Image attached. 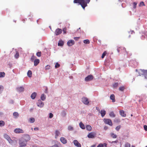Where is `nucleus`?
Segmentation results:
<instances>
[{
    "mask_svg": "<svg viewBox=\"0 0 147 147\" xmlns=\"http://www.w3.org/2000/svg\"><path fill=\"white\" fill-rule=\"evenodd\" d=\"M104 129L105 130H106L107 129V127H104Z\"/></svg>",
    "mask_w": 147,
    "mask_h": 147,
    "instance_id": "obj_59",
    "label": "nucleus"
},
{
    "mask_svg": "<svg viewBox=\"0 0 147 147\" xmlns=\"http://www.w3.org/2000/svg\"><path fill=\"white\" fill-rule=\"evenodd\" d=\"M96 135L95 133L93 132H91L89 133L88 134L87 136L90 138H94L95 136Z\"/></svg>",
    "mask_w": 147,
    "mask_h": 147,
    "instance_id": "obj_8",
    "label": "nucleus"
},
{
    "mask_svg": "<svg viewBox=\"0 0 147 147\" xmlns=\"http://www.w3.org/2000/svg\"><path fill=\"white\" fill-rule=\"evenodd\" d=\"M121 127V126L120 125H118L115 128V129L117 131H119Z\"/></svg>",
    "mask_w": 147,
    "mask_h": 147,
    "instance_id": "obj_37",
    "label": "nucleus"
},
{
    "mask_svg": "<svg viewBox=\"0 0 147 147\" xmlns=\"http://www.w3.org/2000/svg\"><path fill=\"white\" fill-rule=\"evenodd\" d=\"M14 131L15 133L17 134L23 133L24 132L22 129L19 128L15 129L14 130Z\"/></svg>",
    "mask_w": 147,
    "mask_h": 147,
    "instance_id": "obj_5",
    "label": "nucleus"
},
{
    "mask_svg": "<svg viewBox=\"0 0 147 147\" xmlns=\"http://www.w3.org/2000/svg\"><path fill=\"white\" fill-rule=\"evenodd\" d=\"M96 109H97V110L98 111H100V110H99V108H97V107H96Z\"/></svg>",
    "mask_w": 147,
    "mask_h": 147,
    "instance_id": "obj_60",
    "label": "nucleus"
},
{
    "mask_svg": "<svg viewBox=\"0 0 147 147\" xmlns=\"http://www.w3.org/2000/svg\"><path fill=\"white\" fill-rule=\"evenodd\" d=\"M104 123L107 124H108L111 126L113 125V123L111 119H104L103 120Z\"/></svg>",
    "mask_w": 147,
    "mask_h": 147,
    "instance_id": "obj_2",
    "label": "nucleus"
},
{
    "mask_svg": "<svg viewBox=\"0 0 147 147\" xmlns=\"http://www.w3.org/2000/svg\"><path fill=\"white\" fill-rule=\"evenodd\" d=\"M37 105L38 106L40 107H42L44 106V103L40 100H39L37 102Z\"/></svg>",
    "mask_w": 147,
    "mask_h": 147,
    "instance_id": "obj_11",
    "label": "nucleus"
},
{
    "mask_svg": "<svg viewBox=\"0 0 147 147\" xmlns=\"http://www.w3.org/2000/svg\"><path fill=\"white\" fill-rule=\"evenodd\" d=\"M110 135L111 137L113 138H115L117 137V135L112 133H111Z\"/></svg>",
    "mask_w": 147,
    "mask_h": 147,
    "instance_id": "obj_30",
    "label": "nucleus"
},
{
    "mask_svg": "<svg viewBox=\"0 0 147 147\" xmlns=\"http://www.w3.org/2000/svg\"><path fill=\"white\" fill-rule=\"evenodd\" d=\"M19 56V54L18 53H16L15 55V57L16 58H18Z\"/></svg>",
    "mask_w": 147,
    "mask_h": 147,
    "instance_id": "obj_50",
    "label": "nucleus"
},
{
    "mask_svg": "<svg viewBox=\"0 0 147 147\" xmlns=\"http://www.w3.org/2000/svg\"><path fill=\"white\" fill-rule=\"evenodd\" d=\"M119 113L120 115L123 117H125L126 116V114L125 113V112L123 110H120L119 111Z\"/></svg>",
    "mask_w": 147,
    "mask_h": 147,
    "instance_id": "obj_16",
    "label": "nucleus"
},
{
    "mask_svg": "<svg viewBox=\"0 0 147 147\" xmlns=\"http://www.w3.org/2000/svg\"><path fill=\"white\" fill-rule=\"evenodd\" d=\"M5 75L4 72H0V78H3L5 77Z\"/></svg>",
    "mask_w": 147,
    "mask_h": 147,
    "instance_id": "obj_29",
    "label": "nucleus"
},
{
    "mask_svg": "<svg viewBox=\"0 0 147 147\" xmlns=\"http://www.w3.org/2000/svg\"><path fill=\"white\" fill-rule=\"evenodd\" d=\"M145 5L144 4V2L143 1H142L140 3V6H145Z\"/></svg>",
    "mask_w": 147,
    "mask_h": 147,
    "instance_id": "obj_46",
    "label": "nucleus"
},
{
    "mask_svg": "<svg viewBox=\"0 0 147 147\" xmlns=\"http://www.w3.org/2000/svg\"><path fill=\"white\" fill-rule=\"evenodd\" d=\"M74 145L77 147H81V144L76 140H74L73 141Z\"/></svg>",
    "mask_w": 147,
    "mask_h": 147,
    "instance_id": "obj_12",
    "label": "nucleus"
},
{
    "mask_svg": "<svg viewBox=\"0 0 147 147\" xmlns=\"http://www.w3.org/2000/svg\"><path fill=\"white\" fill-rule=\"evenodd\" d=\"M130 35H129V37H128V38H130Z\"/></svg>",
    "mask_w": 147,
    "mask_h": 147,
    "instance_id": "obj_62",
    "label": "nucleus"
},
{
    "mask_svg": "<svg viewBox=\"0 0 147 147\" xmlns=\"http://www.w3.org/2000/svg\"><path fill=\"white\" fill-rule=\"evenodd\" d=\"M100 113L102 117L104 116L106 114V111L104 110H102L100 111Z\"/></svg>",
    "mask_w": 147,
    "mask_h": 147,
    "instance_id": "obj_24",
    "label": "nucleus"
},
{
    "mask_svg": "<svg viewBox=\"0 0 147 147\" xmlns=\"http://www.w3.org/2000/svg\"><path fill=\"white\" fill-rule=\"evenodd\" d=\"M80 29V28H79L78 29V30L79 29Z\"/></svg>",
    "mask_w": 147,
    "mask_h": 147,
    "instance_id": "obj_61",
    "label": "nucleus"
},
{
    "mask_svg": "<svg viewBox=\"0 0 147 147\" xmlns=\"http://www.w3.org/2000/svg\"><path fill=\"white\" fill-rule=\"evenodd\" d=\"M137 3L136 2L133 3V7L135 9L136 8Z\"/></svg>",
    "mask_w": 147,
    "mask_h": 147,
    "instance_id": "obj_44",
    "label": "nucleus"
},
{
    "mask_svg": "<svg viewBox=\"0 0 147 147\" xmlns=\"http://www.w3.org/2000/svg\"><path fill=\"white\" fill-rule=\"evenodd\" d=\"M74 41L73 40H69L67 42V45L69 46H71L74 44Z\"/></svg>",
    "mask_w": 147,
    "mask_h": 147,
    "instance_id": "obj_13",
    "label": "nucleus"
},
{
    "mask_svg": "<svg viewBox=\"0 0 147 147\" xmlns=\"http://www.w3.org/2000/svg\"><path fill=\"white\" fill-rule=\"evenodd\" d=\"M36 95V92H34L32 94L31 96V97L32 98V99H34Z\"/></svg>",
    "mask_w": 147,
    "mask_h": 147,
    "instance_id": "obj_22",
    "label": "nucleus"
},
{
    "mask_svg": "<svg viewBox=\"0 0 147 147\" xmlns=\"http://www.w3.org/2000/svg\"><path fill=\"white\" fill-rule=\"evenodd\" d=\"M145 70L139 69H136V71L138 72V75L141 76V75H144Z\"/></svg>",
    "mask_w": 147,
    "mask_h": 147,
    "instance_id": "obj_3",
    "label": "nucleus"
},
{
    "mask_svg": "<svg viewBox=\"0 0 147 147\" xmlns=\"http://www.w3.org/2000/svg\"><path fill=\"white\" fill-rule=\"evenodd\" d=\"M19 144V147H25L26 146V143L24 141H20Z\"/></svg>",
    "mask_w": 147,
    "mask_h": 147,
    "instance_id": "obj_10",
    "label": "nucleus"
},
{
    "mask_svg": "<svg viewBox=\"0 0 147 147\" xmlns=\"http://www.w3.org/2000/svg\"><path fill=\"white\" fill-rule=\"evenodd\" d=\"M5 122L3 121H0V126L2 127L3 126L5 125Z\"/></svg>",
    "mask_w": 147,
    "mask_h": 147,
    "instance_id": "obj_31",
    "label": "nucleus"
},
{
    "mask_svg": "<svg viewBox=\"0 0 147 147\" xmlns=\"http://www.w3.org/2000/svg\"><path fill=\"white\" fill-rule=\"evenodd\" d=\"M13 115L16 117H18L19 114L17 112H14L13 113Z\"/></svg>",
    "mask_w": 147,
    "mask_h": 147,
    "instance_id": "obj_32",
    "label": "nucleus"
},
{
    "mask_svg": "<svg viewBox=\"0 0 147 147\" xmlns=\"http://www.w3.org/2000/svg\"><path fill=\"white\" fill-rule=\"evenodd\" d=\"M104 146V143L103 144L100 143L97 146V147H103Z\"/></svg>",
    "mask_w": 147,
    "mask_h": 147,
    "instance_id": "obj_45",
    "label": "nucleus"
},
{
    "mask_svg": "<svg viewBox=\"0 0 147 147\" xmlns=\"http://www.w3.org/2000/svg\"><path fill=\"white\" fill-rule=\"evenodd\" d=\"M79 37H75L74 38V39L75 40H78V39L79 38Z\"/></svg>",
    "mask_w": 147,
    "mask_h": 147,
    "instance_id": "obj_54",
    "label": "nucleus"
},
{
    "mask_svg": "<svg viewBox=\"0 0 147 147\" xmlns=\"http://www.w3.org/2000/svg\"><path fill=\"white\" fill-rule=\"evenodd\" d=\"M62 30L61 29L58 28L55 30V34L56 35H58L61 34L62 33Z\"/></svg>",
    "mask_w": 147,
    "mask_h": 147,
    "instance_id": "obj_6",
    "label": "nucleus"
},
{
    "mask_svg": "<svg viewBox=\"0 0 147 147\" xmlns=\"http://www.w3.org/2000/svg\"><path fill=\"white\" fill-rule=\"evenodd\" d=\"M144 127L146 131H147V126L146 125H144Z\"/></svg>",
    "mask_w": 147,
    "mask_h": 147,
    "instance_id": "obj_53",
    "label": "nucleus"
},
{
    "mask_svg": "<svg viewBox=\"0 0 147 147\" xmlns=\"http://www.w3.org/2000/svg\"><path fill=\"white\" fill-rule=\"evenodd\" d=\"M118 85V83H115L114 84H113V87L114 88H116L117 87Z\"/></svg>",
    "mask_w": 147,
    "mask_h": 147,
    "instance_id": "obj_47",
    "label": "nucleus"
},
{
    "mask_svg": "<svg viewBox=\"0 0 147 147\" xmlns=\"http://www.w3.org/2000/svg\"><path fill=\"white\" fill-rule=\"evenodd\" d=\"M82 101L84 104L86 105H88L89 103L88 99L86 97H83L82 98Z\"/></svg>",
    "mask_w": 147,
    "mask_h": 147,
    "instance_id": "obj_4",
    "label": "nucleus"
},
{
    "mask_svg": "<svg viewBox=\"0 0 147 147\" xmlns=\"http://www.w3.org/2000/svg\"><path fill=\"white\" fill-rule=\"evenodd\" d=\"M17 90L19 92H23L24 91V88L23 87H18L17 88Z\"/></svg>",
    "mask_w": 147,
    "mask_h": 147,
    "instance_id": "obj_17",
    "label": "nucleus"
},
{
    "mask_svg": "<svg viewBox=\"0 0 147 147\" xmlns=\"http://www.w3.org/2000/svg\"><path fill=\"white\" fill-rule=\"evenodd\" d=\"M60 66V64L58 63H57L55 65V68H57L59 67Z\"/></svg>",
    "mask_w": 147,
    "mask_h": 147,
    "instance_id": "obj_42",
    "label": "nucleus"
},
{
    "mask_svg": "<svg viewBox=\"0 0 147 147\" xmlns=\"http://www.w3.org/2000/svg\"><path fill=\"white\" fill-rule=\"evenodd\" d=\"M93 78V76L92 75H90L85 78V80L86 81H90L92 80Z\"/></svg>",
    "mask_w": 147,
    "mask_h": 147,
    "instance_id": "obj_7",
    "label": "nucleus"
},
{
    "mask_svg": "<svg viewBox=\"0 0 147 147\" xmlns=\"http://www.w3.org/2000/svg\"><path fill=\"white\" fill-rule=\"evenodd\" d=\"M34 130H38L39 128L38 127H35L34 128Z\"/></svg>",
    "mask_w": 147,
    "mask_h": 147,
    "instance_id": "obj_56",
    "label": "nucleus"
},
{
    "mask_svg": "<svg viewBox=\"0 0 147 147\" xmlns=\"http://www.w3.org/2000/svg\"><path fill=\"white\" fill-rule=\"evenodd\" d=\"M146 147H147V146H146Z\"/></svg>",
    "mask_w": 147,
    "mask_h": 147,
    "instance_id": "obj_64",
    "label": "nucleus"
},
{
    "mask_svg": "<svg viewBox=\"0 0 147 147\" xmlns=\"http://www.w3.org/2000/svg\"><path fill=\"white\" fill-rule=\"evenodd\" d=\"M131 116H133V115H132V114H131Z\"/></svg>",
    "mask_w": 147,
    "mask_h": 147,
    "instance_id": "obj_63",
    "label": "nucleus"
},
{
    "mask_svg": "<svg viewBox=\"0 0 147 147\" xmlns=\"http://www.w3.org/2000/svg\"><path fill=\"white\" fill-rule=\"evenodd\" d=\"M64 42L62 40H60L59 41L58 45L59 46H62L64 44Z\"/></svg>",
    "mask_w": 147,
    "mask_h": 147,
    "instance_id": "obj_23",
    "label": "nucleus"
},
{
    "mask_svg": "<svg viewBox=\"0 0 147 147\" xmlns=\"http://www.w3.org/2000/svg\"><path fill=\"white\" fill-rule=\"evenodd\" d=\"M27 75L29 77H30L32 76V72L31 71L29 70L28 71L27 73Z\"/></svg>",
    "mask_w": 147,
    "mask_h": 147,
    "instance_id": "obj_28",
    "label": "nucleus"
},
{
    "mask_svg": "<svg viewBox=\"0 0 147 147\" xmlns=\"http://www.w3.org/2000/svg\"><path fill=\"white\" fill-rule=\"evenodd\" d=\"M109 115L110 117H114L115 116V115L114 113V112L113 111L109 113Z\"/></svg>",
    "mask_w": 147,
    "mask_h": 147,
    "instance_id": "obj_25",
    "label": "nucleus"
},
{
    "mask_svg": "<svg viewBox=\"0 0 147 147\" xmlns=\"http://www.w3.org/2000/svg\"><path fill=\"white\" fill-rule=\"evenodd\" d=\"M90 0H74L73 2L74 3H79L84 10L85 7L87 6V4L90 2Z\"/></svg>",
    "mask_w": 147,
    "mask_h": 147,
    "instance_id": "obj_1",
    "label": "nucleus"
},
{
    "mask_svg": "<svg viewBox=\"0 0 147 147\" xmlns=\"http://www.w3.org/2000/svg\"><path fill=\"white\" fill-rule=\"evenodd\" d=\"M80 126L82 129H85V127L84 124L82 123V122H80L79 124Z\"/></svg>",
    "mask_w": 147,
    "mask_h": 147,
    "instance_id": "obj_21",
    "label": "nucleus"
},
{
    "mask_svg": "<svg viewBox=\"0 0 147 147\" xmlns=\"http://www.w3.org/2000/svg\"><path fill=\"white\" fill-rule=\"evenodd\" d=\"M40 60L39 59H35L34 61V65L36 66L39 63Z\"/></svg>",
    "mask_w": 147,
    "mask_h": 147,
    "instance_id": "obj_18",
    "label": "nucleus"
},
{
    "mask_svg": "<svg viewBox=\"0 0 147 147\" xmlns=\"http://www.w3.org/2000/svg\"><path fill=\"white\" fill-rule=\"evenodd\" d=\"M110 98L111 100H112L113 102H115V96L113 94H112L110 96Z\"/></svg>",
    "mask_w": 147,
    "mask_h": 147,
    "instance_id": "obj_20",
    "label": "nucleus"
},
{
    "mask_svg": "<svg viewBox=\"0 0 147 147\" xmlns=\"http://www.w3.org/2000/svg\"><path fill=\"white\" fill-rule=\"evenodd\" d=\"M55 134L56 137H57L59 136V134H60V132L59 131L56 130L55 131Z\"/></svg>",
    "mask_w": 147,
    "mask_h": 147,
    "instance_id": "obj_36",
    "label": "nucleus"
},
{
    "mask_svg": "<svg viewBox=\"0 0 147 147\" xmlns=\"http://www.w3.org/2000/svg\"><path fill=\"white\" fill-rule=\"evenodd\" d=\"M125 147H130V144L128 143H127L125 144Z\"/></svg>",
    "mask_w": 147,
    "mask_h": 147,
    "instance_id": "obj_40",
    "label": "nucleus"
},
{
    "mask_svg": "<svg viewBox=\"0 0 147 147\" xmlns=\"http://www.w3.org/2000/svg\"><path fill=\"white\" fill-rule=\"evenodd\" d=\"M53 117V115L52 113H50L49 114V117L50 118H52Z\"/></svg>",
    "mask_w": 147,
    "mask_h": 147,
    "instance_id": "obj_51",
    "label": "nucleus"
},
{
    "mask_svg": "<svg viewBox=\"0 0 147 147\" xmlns=\"http://www.w3.org/2000/svg\"><path fill=\"white\" fill-rule=\"evenodd\" d=\"M35 57L34 56V55H33L31 57V60L32 61H33L34 60V59H35Z\"/></svg>",
    "mask_w": 147,
    "mask_h": 147,
    "instance_id": "obj_48",
    "label": "nucleus"
},
{
    "mask_svg": "<svg viewBox=\"0 0 147 147\" xmlns=\"http://www.w3.org/2000/svg\"><path fill=\"white\" fill-rule=\"evenodd\" d=\"M40 98L42 100H44L45 99L46 97L44 94H42L41 95Z\"/></svg>",
    "mask_w": 147,
    "mask_h": 147,
    "instance_id": "obj_27",
    "label": "nucleus"
},
{
    "mask_svg": "<svg viewBox=\"0 0 147 147\" xmlns=\"http://www.w3.org/2000/svg\"><path fill=\"white\" fill-rule=\"evenodd\" d=\"M41 52H37L36 54V55L38 57H40L41 55Z\"/></svg>",
    "mask_w": 147,
    "mask_h": 147,
    "instance_id": "obj_41",
    "label": "nucleus"
},
{
    "mask_svg": "<svg viewBox=\"0 0 147 147\" xmlns=\"http://www.w3.org/2000/svg\"><path fill=\"white\" fill-rule=\"evenodd\" d=\"M84 42L86 44H88L90 43V42L89 40L86 39L84 40Z\"/></svg>",
    "mask_w": 147,
    "mask_h": 147,
    "instance_id": "obj_33",
    "label": "nucleus"
},
{
    "mask_svg": "<svg viewBox=\"0 0 147 147\" xmlns=\"http://www.w3.org/2000/svg\"><path fill=\"white\" fill-rule=\"evenodd\" d=\"M104 145L105 147H107V144L106 143H104Z\"/></svg>",
    "mask_w": 147,
    "mask_h": 147,
    "instance_id": "obj_57",
    "label": "nucleus"
},
{
    "mask_svg": "<svg viewBox=\"0 0 147 147\" xmlns=\"http://www.w3.org/2000/svg\"><path fill=\"white\" fill-rule=\"evenodd\" d=\"M86 129L88 131H90L92 129V127L89 125H87L86 126Z\"/></svg>",
    "mask_w": 147,
    "mask_h": 147,
    "instance_id": "obj_19",
    "label": "nucleus"
},
{
    "mask_svg": "<svg viewBox=\"0 0 147 147\" xmlns=\"http://www.w3.org/2000/svg\"><path fill=\"white\" fill-rule=\"evenodd\" d=\"M106 54L107 52L106 51H105L102 54V56H101V58L102 59L106 55Z\"/></svg>",
    "mask_w": 147,
    "mask_h": 147,
    "instance_id": "obj_38",
    "label": "nucleus"
},
{
    "mask_svg": "<svg viewBox=\"0 0 147 147\" xmlns=\"http://www.w3.org/2000/svg\"><path fill=\"white\" fill-rule=\"evenodd\" d=\"M68 129L70 130H72L73 129V127L71 126H68Z\"/></svg>",
    "mask_w": 147,
    "mask_h": 147,
    "instance_id": "obj_49",
    "label": "nucleus"
},
{
    "mask_svg": "<svg viewBox=\"0 0 147 147\" xmlns=\"http://www.w3.org/2000/svg\"><path fill=\"white\" fill-rule=\"evenodd\" d=\"M49 147H59L58 146L57 144H55L54 145Z\"/></svg>",
    "mask_w": 147,
    "mask_h": 147,
    "instance_id": "obj_52",
    "label": "nucleus"
},
{
    "mask_svg": "<svg viewBox=\"0 0 147 147\" xmlns=\"http://www.w3.org/2000/svg\"><path fill=\"white\" fill-rule=\"evenodd\" d=\"M4 138L6 139L9 142L11 140L10 137L7 134H5L4 135Z\"/></svg>",
    "mask_w": 147,
    "mask_h": 147,
    "instance_id": "obj_15",
    "label": "nucleus"
},
{
    "mask_svg": "<svg viewBox=\"0 0 147 147\" xmlns=\"http://www.w3.org/2000/svg\"><path fill=\"white\" fill-rule=\"evenodd\" d=\"M50 66L48 65H47L46 67V69H50Z\"/></svg>",
    "mask_w": 147,
    "mask_h": 147,
    "instance_id": "obj_55",
    "label": "nucleus"
},
{
    "mask_svg": "<svg viewBox=\"0 0 147 147\" xmlns=\"http://www.w3.org/2000/svg\"><path fill=\"white\" fill-rule=\"evenodd\" d=\"M25 140L26 141H28L30 139V137L28 135H26L25 136Z\"/></svg>",
    "mask_w": 147,
    "mask_h": 147,
    "instance_id": "obj_26",
    "label": "nucleus"
},
{
    "mask_svg": "<svg viewBox=\"0 0 147 147\" xmlns=\"http://www.w3.org/2000/svg\"><path fill=\"white\" fill-rule=\"evenodd\" d=\"M117 50L118 53H122L123 52H124L126 51L124 47H120L119 48H118L117 49Z\"/></svg>",
    "mask_w": 147,
    "mask_h": 147,
    "instance_id": "obj_9",
    "label": "nucleus"
},
{
    "mask_svg": "<svg viewBox=\"0 0 147 147\" xmlns=\"http://www.w3.org/2000/svg\"><path fill=\"white\" fill-rule=\"evenodd\" d=\"M35 121V119L33 118H31L30 119V123H34Z\"/></svg>",
    "mask_w": 147,
    "mask_h": 147,
    "instance_id": "obj_34",
    "label": "nucleus"
},
{
    "mask_svg": "<svg viewBox=\"0 0 147 147\" xmlns=\"http://www.w3.org/2000/svg\"><path fill=\"white\" fill-rule=\"evenodd\" d=\"M125 88L124 86H121L119 88V90L120 91H123L125 89Z\"/></svg>",
    "mask_w": 147,
    "mask_h": 147,
    "instance_id": "obj_39",
    "label": "nucleus"
},
{
    "mask_svg": "<svg viewBox=\"0 0 147 147\" xmlns=\"http://www.w3.org/2000/svg\"><path fill=\"white\" fill-rule=\"evenodd\" d=\"M67 28L66 27L63 28V33L64 34H65L66 33V30H67Z\"/></svg>",
    "mask_w": 147,
    "mask_h": 147,
    "instance_id": "obj_43",
    "label": "nucleus"
},
{
    "mask_svg": "<svg viewBox=\"0 0 147 147\" xmlns=\"http://www.w3.org/2000/svg\"><path fill=\"white\" fill-rule=\"evenodd\" d=\"M96 145L95 144L92 145L91 146V147H95L96 146Z\"/></svg>",
    "mask_w": 147,
    "mask_h": 147,
    "instance_id": "obj_58",
    "label": "nucleus"
},
{
    "mask_svg": "<svg viewBox=\"0 0 147 147\" xmlns=\"http://www.w3.org/2000/svg\"><path fill=\"white\" fill-rule=\"evenodd\" d=\"M144 76L145 78L147 80V70H145Z\"/></svg>",
    "mask_w": 147,
    "mask_h": 147,
    "instance_id": "obj_35",
    "label": "nucleus"
},
{
    "mask_svg": "<svg viewBox=\"0 0 147 147\" xmlns=\"http://www.w3.org/2000/svg\"><path fill=\"white\" fill-rule=\"evenodd\" d=\"M60 140L61 142L63 144H65L67 143L66 139L63 137H61Z\"/></svg>",
    "mask_w": 147,
    "mask_h": 147,
    "instance_id": "obj_14",
    "label": "nucleus"
}]
</instances>
